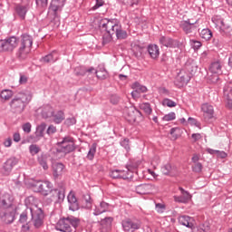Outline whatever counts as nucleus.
I'll list each match as a JSON object with an SVG mask.
<instances>
[{"label":"nucleus","instance_id":"obj_58","mask_svg":"<svg viewBox=\"0 0 232 232\" xmlns=\"http://www.w3.org/2000/svg\"><path fill=\"white\" fill-rule=\"evenodd\" d=\"M56 132H57V128L53 125H50L46 130L47 135H53V133H56Z\"/></svg>","mask_w":232,"mask_h":232},{"label":"nucleus","instance_id":"obj_53","mask_svg":"<svg viewBox=\"0 0 232 232\" xmlns=\"http://www.w3.org/2000/svg\"><path fill=\"white\" fill-rule=\"evenodd\" d=\"M83 200L86 204V208H88V209H90V208H92V197L90 196V194H86L83 196Z\"/></svg>","mask_w":232,"mask_h":232},{"label":"nucleus","instance_id":"obj_31","mask_svg":"<svg viewBox=\"0 0 232 232\" xmlns=\"http://www.w3.org/2000/svg\"><path fill=\"white\" fill-rule=\"evenodd\" d=\"M68 202L70 204L69 208L71 211H78L79 209V202L77 201V198L75 197V194L70 193L67 197Z\"/></svg>","mask_w":232,"mask_h":232},{"label":"nucleus","instance_id":"obj_57","mask_svg":"<svg viewBox=\"0 0 232 232\" xmlns=\"http://www.w3.org/2000/svg\"><path fill=\"white\" fill-rule=\"evenodd\" d=\"M175 119H176L175 112H170L163 117V121H175Z\"/></svg>","mask_w":232,"mask_h":232},{"label":"nucleus","instance_id":"obj_47","mask_svg":"<svg viewBox=\"0 0 232 232\" xmlns=\"http://www.w3.org/2000/svg\"><path fill=\"white\" fill-rule=\"evenodd\" d=\"M140 110L144 111L146 115H151L153 110L151 109V105L149 102L141 103L140 105Z\"/></svg>","mask_w":232,"mask_h":232},{"label":"nucleus","instance_id":"obj_7","mask_svg":"<svg viewBox=\"0 0 232 232\" xmlns=\"http://www.w3.org/2000/svg\"><path fill=\"white\" fill-rule=\"evenodd\" d=\"M213 23H215L216 26L219 27V33L222 37H226L227 39H231L232 37V28L224 23V20L219 16L212 17Z\"/></svg>","mask_w":232,"mask_h":232},{"label":"nucleus","instance_id":"obj_3","mask_svg":"<svg viewBox=\"0 0 232 232\" xmlns=\"http://www.w3.org/2000/svg\"><path fill=\"white\" fill-rule=\"evenodd\" d=\"M34 44V38L28 34H23L20 47L16 53V57L20 61H24L28 57V53L32 52V45Z\"/></svg>","mask_w":232,"mask_h":232},{"label":"nucleus","instance_id":"obj_22","mask_svg":"<svg viewBox=\"0 0 232 232\" xmlns=\"http://www.w3.org/2000/svg\"><path fill=\"white\" fill-rule=\"evenodd\" d=\"M98 26L102 30V32H105V34L102 36V44H108V43H111L112 35L111 29H106V27H102V24H101V20L98 21Z\"/></svg>","mask_w":232,"mask_h":232},{"label":"nucleus","instance_id":"obj_4","mask_svg":"<svg viewBox=\"0 0 232 232\" xmlns=\"http://www.w3.org/2000/svg\"><path fill=\"white\" fill-rule=\"evenodd\" d=\"M79 226V218H74L73 216H70L67 218H63L59 219L56 223L57 231L62 232H72L73 229L72 227H77Z\"/></svg>","mask_w":232,"mask_h":232},{"label":"nucleus","instance_id":"obj_6","mask_svg":"<svg viewBox=\"0 0 232 232\" xmlns=\"http://www.w3.org/2000/svg\"><path fill=\"white\" fill-rule=\"evenodd\" d=\"M31 186L35 193H41L44 197H48L51 189L53 188L52 182L41 180L34 181Z\"/></svg>","mask_w":232,"mask_h":232},{"label":"nucleus","instance_id":"obj_33","mask_svg":"<svg viewBox=\"0 0 232 232\" xmlns=\"http://www.w3.org/2000/svg\"><path fill=\"white\" fill-rule=\"evenodd\" d=\"M34 213V208L29 207L24 212L21 213L19 223L20 224H26L28 222V217H32Z\"/></svg>","mask_w":232,"mask_h":232},{"label":"nucleus","instance_id":"obj_48","mask_svg":"<svg viewBox=\"0 0 232 232\" xmlns=\"http://www.w3.org/2000/svg\"><path fill=\"white\" fill-rule=\"evenodd\" d=\"M179 191L181 192V197L183 198L185 202H189L191 199V195L189 192L186 191L182 187H179Z\"/></svg>","mask_w":232,"mask_h":232},{"label":"nucleus","instance_id":"obj_44","mask_svg":"<svg viewBox=\"0 0 232 232\" xmlns=\"http://www.w3.org/2000/svg\"><path fill=\"white\" fill-rule=\"evenodd\" d=\"M53 109H52V107L50 106L44 108V110L42 111V117L44 119H48L50 117H53Z\"/></svg>","mask_w":232,"mask_h":232},{"label":"nucleus","instance_id":"obj_10","mask_svg":"<svg viewBox=\"0 0 232 232\" xmlns=\"http://www.w3.org/2000/svg\"><path fill=\"white\" fill-rule=\"evenodd\" d=\"M31 218L33 226H34L35 229H39V227H42L43 224H44V212L42 208L35 207L33 208Z\"/></svg>","mask_w":232,"mask_h":232},{"label":"nucleus","instance_id":"obj_13","mask_svg":"<svg viewBox=\"0 0 232 232\" xmlns=\"http://www.w3.org/2000/svg\"><path fill=\"white\" fill-rule=\"evenodd\" d=\"M138 195H153L159 191V188L153 184H140L135 187Z\"/></svg>","mask_w":232,"mask_h":232},{"label":"nucleus","instance_id":"obj_50","mask_svg":"<svg viewBox=\"0 0 232 232\" xmlns=\"http://www.w3.org/2000/svg\"><path fill=\"white\" fill-rule=\"evenodd\" d=\"M29 151L31 153V155H37V153H39V151H41V148L36 145V144H32L29 146Z\"/></svg>","mask_w":232,"mask_h":232},{"label":"nucleus","instance_id":"obj_39","mask_svg":"<svg viewBox=\"0 0 232 232\" xmlns=\"http://www.w3.org/2000/svg\"><path fill=\"white\" fill-rule=\"evenodd\" d=\"M95 73H96V77H98L101 81H104L109 77L108 71H106L104 67H102L99 70H96Z\"/></svg>","mask_w":232,"mask_h":232},{"label":"nucleus","instance_id":"obj_38","mask_svg":"<svg viewBox=\"0 0 232 232\" xmlns=\"http://www.w3.org/2000/svg\"><path fill=\"white\" fill-rule=\"evenodd\" d=\"M209 72L211 73H222V65L220 62H214L209 66Z\"/></svg>","mask_w":232,"mask_h":232},{"label":"nucleus","instance_id":"obj_37","mask_svg":"<svg viewBox=\"0 0 232 232\" xmlns=\"http://www.w3.org/2000/svg\"><path fill=\"white\" fill-rule=\"evenodd\" d=\"M133 88L135 91L131 92L132 97H136L137 93H146V92H148V88L144 85H140L139 82H135Z\"/></svg>","mask_w":232,"mask_h":232},{"label":"nucleus","instance_id":"obj_30","mask_svg":"<svg viewBox=\"0 0 232 232\" xmlns=\"http://www.w3.org/2000/svg\"><path fill=\"white\" fill-rule=\"evenodd\" d=\"M59 59V55L57 54V52L53 51L49 54L42 57L40 59L41 63H44L45 64H50V63H55Z\"/></svg>","mask_w":232,"mask_h":232},{"label":"nucleus","instance_id":"obj_54","mask_svg":"<svg viewBox=\"0 0 232 232\" xmlns=\"http://www.w3.org/2000/svg\"><path fill=\"white\" fill-rule=\"evenodd\" d=\"M178 131H180V130L179 128H172L170 130V135H171V139L172 140H177L179 139V134H177Z\"/></svg>","mask_w":232,"mask_h":232},{"label":"nucleus","instance_id":"obj_25","mask_svg":"<svg viewBox=\"0 0 232 232\" xmlns=\"http://www.w3.org/2000/svg\"><path fill=\"white\" fill-rule=\"evenodd\" d=\"M28 5H23L21 4H16L14 6V11L16 12L20 19L24 20L26 17V14L28 13Z\"/></svg>","mask_w":232,"mask_h":232},{"label":"nucleus","instance_id":"obj_43","mask_svg":"<svg viewBox=\"0 0 232 232\" xmlns=\"http://www.w3.org/2000/svg\"><path fill=\"white\" fill-rule=\"evenodd\" d=\"M38 163L44 170L48 169V157H46V155L42 154L41 156H39Z\"/></svg>","mask_w":232,"mask_h":232},{"label":"nucleus","instance_id":"obj_26","mask_svg":"<svg viewBox=\"0 0 232 232\" xmlns=\"http://www.w3.org/2000/svg\"><path fill=\"white\" fill-rule=\"evenodd\" d=\"M197 22L191 23L189 20L188 21H182L180 24V28L185 32V34H192V32H195L197 30V26H195Z\"/></svg>","mask_w":232,"mask_h":232},{"label":"nucleus","instance_id":"obj_41","mask_svg":"<svg viewBox=\"0 0 232 232\" xmlns=\"http://www.w3.org/2000/svg\"><path fill=\"white\" fill-rule=\"evenodd\" d=\"M199 35L201 39H205V41H209V39L213 37V32H211L209 28H206L201 30V32L199 33Z\"/></svg>","mask_w":232,"mask_h":232},{"label":"nucleus","instance_id":"obj_12","mask_svg":"<svg viewBox=\"0 0 232 232\" xmlns=\"http://www.w3.org/2000/svg\"><path fill=\"white\" fill-rule=\"evenodd\" d=\"M121 226L124 229V231H137V229H140L142 227V222L139 219H131V218H126L121 221Z\"/></svg>","mask_w":232,"mask_h":232},{"label":"nucleus","instance_id":"obj_52","mask_svg":"<svg viewBox=\"0 0 232 232\" xmlns=\"http://www.w3.org/2000/svg\"><path fill=\"white\" fill-rule=\"evenodd\" d=\"M190 44L194 50H199L202 47V43L197 40H190Z\"/></svg>","mask_w":232,"mask_h":232},{"label":"nucleus","instance_id":"obj_51","mask_svg":"<svg viewBox=\"0 0 232 232\" xmlns=\"http://www.w3.org/2000/svg\"><path fill=\"white\" fill-rule=\"evenodd\" d=\"M163 106H168L169 108H175V106H177V102L166 98L163 100Z\"/></svg>","mask_w":232,"mask_h":232},{"label":"nucleus","instance_id":"obj_64","mask_svg":"<svg viewBox=\"0 0 232 232\" xmlns=\"http://www.w3.org/2000/svg\"><path fill=\"white\" fill-rule=\"evenodd\" d=\"M139 166H140V161H137L136 163H132L131 165L129 166L128 170L129 171H135V169H137V168H139Z\"/></svg>","mask_w":232,"mask_h":232},{"label":"nucleus","instance_id":"obj_20","mask_svg":"<svg viewBox=\"0 0 232 232\" xmlns=\"http://www.w3.org/2000/svg\"><path fill=\"white\" fill-rule=\"evenodd\" d=\"M160 44H161V46H166V48H176V46H179V42L168 36H160Z\"/></svg>","mask_w":232,"mask_h":232},{"label":"nucleus","instance_id":"obj_34","mask_svg":"<svg viewBox=\"0 0 232 232\" xmlns=\"http://www.w3.org/2000/svg\"><path fill=\"white\" fill-rule=\"evenodd\" d=\"M185 70H187V72L190 73V75H195V73H197V71L198 70V66H197L195 61L188 60L185 63Z\"/></svg>","mask_w":232,"mask_h":232},{"label":"nucleus","instance_id":"obj_42","mask_svg":"<svg viewBox=\"0 0 232 232\" xmlns=\"http://www.w3.org/2000/svg\"><path fill=\"white\" fill-rule=\"evenodd\" d=\"M53 122L55 124H61L64 121V112L63 111H58L55 114H53Z\"/></svg>","mask_w":232,"mask_h":232},{"label":"nucleus","instance_id":"obj_49","mask_svg":"<svg viewBox=\"0 0 232 232\" xmlns=\"http://www.w3.org/2000/svg\"><path fill=\"white\" fill-rule=\"evenodd\" d=\"M36 6L42 10L48 7V0H35Z\"/></svg>","mask_w":232,"mask_h":232},{"label":"nucleus","instance_id":"obj_5","mask_svg":"<svg viewBox=\"0 0 232 232\" xmlns=\"http://www.w3.org/2000/svg\"><path fill=\"white\" fill-rule=\"evenodd\" d=\"M57 146V151L59 153L68 154L72 153V151H75V142L73 141V138L70 136L60 138Z\"/></svg>","mask_w":232,"mask_h":232},{"label":"nucleus","instance_id":"obj_19","mask_svg":"<svg viewBox=\"0 0 232 232\" xmlns=\"http://www.w3.org/2000/svg\"><path fill=\"white\" fill-rule=\"evenodd\" d=\"M189 81H191V76L189 74H188L187 72H180L178 74V77L175 82L176 86H178V88H182L183 86H186V84H188V82H189Z\"/></svg>","mask_w":232,"mask_h":232},{"label":"nucleus","instance_id":"obj_9","mask_svg":"<svg viewBox=\"0 0 232 232\" xmlns=\"http://www.w3.org/2000/svg\"><path fill=\"white\" fill-rule=\"evenodd\" d=\"M19 44V39L15 36H11L5 40H0V52H14Z\"/></svg>","mask_w":232,"mask_h":232},{"label":"nucleus","instance_id":"obj_29","mask_svg":"<svg viewBox=\"0 0 232 232\" xmlns=\"http://www.w3.org/2000/svg\"><path fill=\"white\" fill-rule=\"evenodd\" d=\"M63 171H64V164L61 162L53 163V175L54 179H59L63 175Z\"/></svg>","mask_w":232,"mask_h":232},{"label":"nucleus","instance_id":"obj_15","mask_svg":"<svg viewBox=\"0 0 232 232\" xmlns=\"http://www.w3.org/2000/svg\"><path fill=\"white\" fill-rule=\"evenodd\" d=\"M14 206V197L9 193H5L0 197V209H9Z\"/></svg>","mask_w":232,"mask_h":232},{"label":"nucleus","instance_id":"obj_16","mask_svg":"<svg viewBox=\"0 0 232 232\" xmlns=\"http://www.w3.org/2000/svg\"><path fill=\"white\" fill-rule=\"evenodd\" d=\"M46 130V123L42 122L36 127L34 135L30 136V139L33 142H39L43 137H44V131Z\"/></svg>","mask_w":232,"mask_h":232},{"label":"nucleus","instance_id":"obj_35","mask_svg":"<svg viewBox=\"0 0 232 232\" xmlns=\"http://www.w3.org/2000/svg\"><path fill=\"white\" fill-rule=\"evenodd\" d=\"M110 177H111V179H123V180H126V179H128V172L115 169L110 172Z\"/></svg>","mask_w":232,"mask_h":232},{"label":"nucleus","instance_id":"obj_17","mask_svg":"<svg viewBox=\"0 0 232 232\" xmlns=\"http://www.w3.org/2000/svg\"><path fill=\"white\" fill-rule=\"evenodd\" d=\"M17 159L10 158L8 159L2 168V173L5 176L10 175L12 173V169H14V166L17 165Z\"/></svg>","mask_w":232,"mask_h":232},{"label":"nucleus","instance_id":"obj_59","mask_svg":"<svg viewBox=\"0 0 232 232\" xmlns=\"http://www.w3.org/2000/svg\"><path fill=\"white\" fill-rule=\"evenodd\" d=\"M76 122H77V120L75 119V117L67 118L65 120L66 126H73V124H76Z\"/></svg>","mask_w":232,"mask_h":232},{"label":"nucleus","instance_id":"obj_32","mask_svg":"<svg viewBox=\"0 0 232 232\" xmlns=\"http://www.w3.org/2000/svg\"><path fill=\"white\" fill-rule=\"evenodd\" d=\"M113 222L112 217H107L101 220L102 231L109 232L111 229V224Z\"/></svg>","mask_w":232,"mask_h":232},{"label":"nucleus","instance_id":"obj_27","mask_svg":"<svg viewBox=\"0 0 232 232\" xmlns=\"http://www.w3.org/2000/svg\"><path fill=\"white\" fill-rule=\"evenodd\" d=\"M161 172L163 175L169 177H175L177 175V167L171 166V164L167 163L161 167Z\"/></svg>","mask_w":232,"mask_h":232},{"label":"nucleus","instance_id":"obj_21","mask_svg":"<svg viewBox=\"0 0 232 232\" xmlns=\"http://www.w3.org/2000/svg\"><path fill=\"white\" fill-rule=\"evenodd\" d=\"M223 92H224V97H226L227 101L228 108L232 109V82H228L225 84Z\"/></svg>","mask_w":232,"mask_h":232},{"label":"nucleus","instance_id":"obj_36","mask_svg":"<svg viewBox=\"0 0 232 232\" xmlns=\"http://www.w3.org/2000/svg\"><path fill=\"white\" fill-rule=\"evenodd\" d=\"M108 208H110V205L102 201L100 203L99 207H96V208L94 209L93 215H95L96 217L98 215H102V213H106V211H108Z\"/></svg>","mask_w":232,"mask_h":232},{"label":"nucleus","instance_id":"obj_18","mask_svg":"<svg viewBox=\"0 0 232 232\" xmlns=\"http://www.w3.org/2000/svg\"><path fill=\"white\" fill-rule=\"evenodd\" d=\"M201 111H203V117L205 121L213 119L215 115V109L209 103H203L201 105Z\"/></svg>","mask_w":232,"mask_h":232},{"label":"nucleus","instance_id":"obj_14","mask_svg":"<svg viewBox=\"0 0 232 232\" xmlns=\"http://www.w3.org/2000/svg\"><path fill=\"white\" fill-rule=\"evenodd\" d=\"M49 195V202H54V204H61V202H64V198L66 197L63 190H59V188H51Z\"/></svg>","mask_w":232,"mask_h":232},{"label":"nucleus","instance_id":"obj_40","mask_svg":"<svg viewBox=\"0 0 232 232\" xmlns=\"http://www.w3.org/2000/svg\"><path fill=\"white\" fill-rule=\"evenodd\" d=\"M197 229L198 232H209L211 231V224L209 221H204L198 226Z\"/></svg>","mask_w":232,"mask_h":232},{"label":"nucleus","instance_id":"obj_60","mask_svg":"<svg viewBox=\"0 0 232 232\" xmlns=\"http://www.w3.org/2000/svg\"><path fill=\"white\" fill-rule=\"evenodd\" d=\"M22 128L24 133H30L32 131V124L30 122L24 123Z\"/></svg>","mask_w":232,"mask_h":232},{"label":"nucleus","instance_id":"obj_55","mask_svg":"<svg viewBox=\"0 0 232 232\" xmlns=\"http://www.w3.org/2000/svg\"><path fill=\"white\" fill-rule=\"evenodd\" d=\"M202 163H194L192 166V171H194V173H200V171H202Z\"/></svg>","mask_w":232,"mask_h":232},{"label":"nucleus","instance_id":"obj_56","mask_svg":"<svg viewBox=\"0 0 232 232\" xmlns=\"http://www.w3.org/2000/svg\"><path fill=\"white\" fill-rule=\"evenodd\" d=\"M121 146L125 148L127 151H130V140L125 138L123 140L121 141Z\"/></svg>","mask_w":232,"mask_h":232},{"label":"nucleus","instance_id":"obj_24","mask_svg":"<svg viewBox=\"0 0 232 232\" xmlns=\"http://www.w3.org/2000/svg\"><path fill=\"white\" fill-rule=\"evenodd\" d=\"M130 52H132L133 57H136V59H142V53H144V47L132 43L130 44Z\"/></svg>","mask_w":232,"mask_h":232},{"label":"nucleus","instance_id":"obj_46","mask_svg":"<svg viewBox=\"0 0 232 232\" xmlns=\"http://www.w3.org/2000/svg\"><path fill=\"white\" fill-rule=\"evenodd\" d=\"M97 151V144L96 143H93L90 150H89V152L87 154V159L89 160H93L94 157H95V153Z\"/></svg>","mask_w":232,"mask_h":232},{"label":"nucleus","instance_id":"obj_8","mask_svg":"<svg viewBox=\"0 0 232 232\" xmlns=\"http://www.w3.org/2000/svg\"><path fill=\"white\" fill-rule=\"evenodd\" d=\"M123 115L128 122H137V121L142 120V112L134 106L125 107Z\"/></svg>","mask_w":232,"mask_h":232},{"label":"nucleus","instance_id":"obj_45","mask_svg":"<svg viewBox=\"0 0 232 232\" xmlns=\"http://www.w3.org/2000/svg\"><path fill=\"white\" fill-rule=\"evenodd\" d=\"M13 95L14 92L11 90H4L0 93V97L1 99H4V101H10Z\"/></svg>","mask_w":232,"mask_h":232},{"label":"nucleus","instance_id":"obj_1","mask_svg":"<svg viewBox=\"0 0 232 232\" xmlns=\"http://www.w3.org/2000/svg\"><path fill=\"white\" fill-rule=\"evenodd\" d=\"M32 101V96L25 92H19L10 102V108L13 113L21 115L28 104Z\"/></svg>","mask_w":232,"mask_h":232},{"label":"nucleus","instance_id":"obj_2","mask_svg":"<svg viewBox=\"0 0 232 232\" xmlns=\"http://www.w3.org/2000/svg\"><path fill=\"white\" fill-rule=\"evenodd\" d=\"M101 24L105 30H111V34H113L114 35L116 34L118 40L122 41L128 39V32L122 29L121 24L104 18L101 20Z\"/></svg>","mask_w":232,"mask_h":232},{"label":"nucleus","instance_id":"obj_62","mask_svg":"<svg viewBox=\"0 0 232 232\" xmlns=\"http://www.w3.org/2000/svg\"><path fill=\"white\" fill-rule=\"evenodd\" d=\"M140 0H123V3L128 6H133L134 5H139Z\"/></svg>","mask_w":232,"mask_h":232},{"label":"nucleus","instance_id":"obj_63","mask_svg":"<svg viewBox=\"0 0 232 232\" xmlns=\"http://www.w3.org/2000/svg\"><path fill=\"white\" fill-rule=\"evenodd\" d=\"M119 101H121V98L117 94H112L111 96V104H119Z\"/></svg>","mask_w":232,"mask_h":232},{"label":"nucleus","instance_id":"obj_61","mask_svg":"<svg viewBox=\"0 0 232 232\" xmlns=\"http://www.w3.org/2000/svg\"><path fill=\"white\" fill-rule=\"evenodd\" d=\"M58 191H63V194L65 195L66 193V184L64 183V181H61L58 183Z\"/></svg>","mask_w":232,"mask_h":232},{"label":"nucleus","instance_id":"obj_23","mask_svg":"<svg viewBox=\"0 0 232 232\" xmlns=\"http://www.w3.org/2000/svg\"><path fill=\"white\" fill-rule=\"evenodd\" d=\"M179 222L181 224V226H185L189 229H195V219L189 216H180L179 218Z\"/></svg>","mask_w":232,"mask_h":232},{"label":"nucleus","instance_id":"obj_28","mask_svg":"<svg viewBox=\"0 0 232 232\" xmlns=\"http://www.w3.org/2000/svg\"><path fill=\"white\" fill-rule=\"evenodd\" d=\"M147 52L150 57V59H159L160 55V51L159 49V45L157 44H150L147 47Z\"/></svg>","mask_w":232,"mask_h":232},{"label":"nucleus","instance_id":"obj_11","mask_svg":"<svg viewBox=\"0 0 232 232\" xmlns=\"http://www.w3.org/2000/svg\"><path fill=\"white\" fill-rule=\"evenodd\" d=\"M66 3V0H52L50 6H49V10L51 12H53V22L55 23L56 26H59L60 23H59V17H57V12H61V10H63V7L64 6Z\"/></svg>","mask_w":232,"mask_h":232}]
</instances>
